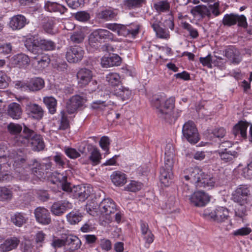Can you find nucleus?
I'll return each instance as SVG.
<instances>
[{"mask_svg":"<svg viewBox=\"0 0 252 252\" xmlns=\"http://www.w3.org/2000/svg\"><path fill=\"white\" fill-rule=\"evenodd\" d=\"M45 237L46 234L42 231H39L35 234L34 239L37 248L42 247Z\"/></svg>","mask_w":252,"mask_h":252,"instance_id":"obj_53","label":"nucleus"},{"mask_svg":"<svg viewBox=\"0 0 252 252\" xmlns=\"http://www.w3.org/2000/svg\"><path fill=\"white\" fill-rule=\"evenodd\" d=\"M252 231V230L250 227H244L238 229L234 231L233 235L235 236H245L249 235Z\"/></svg>","mask_w":252,"mask_h":252,"instance_id":"obj_64","label":"nucleus"},{"mask_svg":"<svg viewBox=\"0 0 252 252\" xmlns=\"http://www.w3.org/2000/svg\"><path fill=\"white\" fill-rule=\"evenodd\" d=\"M36 220L39 223L47 225L51 222L49 211L43 207H38L34 211Z\"/></svg>","mask_w":252,"mask_h":252,"instance_id":"obj_11","label":"nucleus"},{"mask_svg":"<svg viewBox=\"0 0 252 252\" xmlns=\"http://www.w3.org/2000/svg\"><path fill=\"white\" fill-rule=\"evenodd\" d=\"M71 204L65 200L54 202L51 206V211L56 216H61L66 210L70 208Z\"/></svg>","mask_w":252,"mask_h":252,"instance_id":"obj_17","label":"nucleus"},{"mask_svg":"<svg viewBox=\"0 0 252 252\" xmlns=\"http://www.w3.org/2000/svg\"><path fill=\"white\" fill-rule=\"evenodd\" d=\"M26 110L28 114L34 119L40 120L43 117L44 111L42 108L36 103H28L26 106Z\"/></svg>","mask_w":252,"mask_h":252,"instance_id":"obj_15","label":"nucleus"},{"mask_svg":"<svg viewBox=\"0 0 252 252\" xmlns=\"http://www.w3.org/2000/svg\"><path fill=\"white\" fill-rule=\"evenodd\" d=\"M248 126L247 122L240 121L233 126V133L236 136L240 135L241 137L246 139L248 138L247 130Z\"/></svg>","mask_w":252,"mask_h":252,"instance_id":"obj_20","label":"nucleus"},{"mask_svg":"<svg viewBox=\"0 0 252 252\" xmlns=\"http://www.w3.org/2000/svg\"><path fill=\"white\" fill-rule=\"evenodd\" d=\"M203 216L207 220L218 223L225 222L229 218V210L225 207L218 206L215 209H206Z\"/></svg>","mask_w":252,"mask_h":252,"instance_id":"obj_4","label":"nucleus"},{"mask_svg":"<svg viewBox=\"0 0 252 252\" xmlns=\"http://www.w3.org/2000/svg\"><path fill=\"white\" fill-rule=\"evenodd\" d=\"M221 160L224 163L231 164L238 157V152L228 149L220 150L217 151Z\"/></svg>","mask_w":252,"mask_h":252,"instance_id":"obj_13","label":"nucleus"},{"mask_svg":"<svg viewBox=\"0 0 252 252\" xmlns=\"http://www.w3.org/2000/svg\"><path fill=\"white\" fill-rule=\"evenodd\" d=\"M28 23V22L24 16L17 15L11 18L9 26L13 30H20L24 28Z\"/></svg>","mask_w":252,"mask_h":252,"instance_id":"obj_18","label":"nucleus"},{"mask_svg":"<svg viewBox=\"0 0 252 252\" xmlns=\"http://www.w3.org/2000/svg\"><path fill=\"white\" fill-rule=\"evenodd\" d=\"M100 41L95 30L90 34L89 36V44L92 47L97 48L98 47Z\"/></svg>","mask_w":252,"mask_h":252,"instance_id":"obj_50","label":"nucleus"},{"mask_svg":"<svg viewBox=\"0 0 252 252\" xmlns=\"http://www.w3.org/2000/svg\"><path fill=\"white\" fill-rule=\"evenodd\" d=\"M76 77L79 87L84 88L90 84L88 88L90 92H93L98 88L97 81L92 80L93 72L90 69L86 68L80 69L77 73Z\"/></svg>","mask_w":252,"mask_h":252,"instance_id":"obj_5","label":"nucleus"},{"mask_svg":"<svg viewBox=\"0 0 252 252\" xmlns=\"http://www.w3.org/2000/svg\"><path fill=\"white\" fill-rule=\"evenodd\" d=\"M100 40L112 41L114 39V34L109 31L99 29L95 30Z\"/></svg>","mask_w":252,"mask_h":252,"instance_id":"obj_43","label":"nucleus"},{"mask_svg":"<svg viewBox=\"0 0 252 252\" xmlns=\"http://www.w3.org/2000/svg\"><path fill=\"white\" fill-rule=\"evenodd\" d=\"M59 182L62 184V189L66 191H71L70 184L67 182V177L59 174L58 177Z\"/></svg>","mask_w":252,"mask_h":252,"instance_id":"obj_58","label":"nucleus"},{"mask_svg":"<svg viewBox=\"0 0 252 252\" xmlns=\"http://www.w3.org/2000/svg\"><path fill=\"white\" fill-rule=\"evenodd\" d=\"M191 13L194 16L199 15L202 18L205 16L210 17L211 13L208 8L204 5H199L193 7L191 10Z\"/></svg>","mask_w":252,"mask_h":252,"instance_id":"obj_32","label":"nucleus"},{"mask_svg":"<svg viewBox=\"0 0 252 252\" xmlns=\"http://www.w3.org/2000/svg\"><path fill=\"white\" fill-rule=\"evenodd\" d=\"M225 56L233 63L238 64L241 61L240 53L233 47H229L225 50Z\"/></svg>","mask_w":252,"mask_h":252,"instance_id":"obj_25","label":"nucleus"},{"mask_svg":"<svg viewBox=\"0 0 252 252\" xmlns=\"http://www.w3.org/2000/svg\"><path fill=\"white\" fill-rule=\"evenodd\" d=\"M99 245L102 250L108 252L112 248L111 241L106 238H102L99 240Z\"/></svg>","mask_w":252,"mask_h":252,"instance_id":"obj_63","label":"nucleus"},{"mask_svg":"<svg viewBox=\"0 0 252 252\" xmlns=\"http://www.w3.org/2000/svg\"><path fill=\"white\" fill-rule=\"evenodd\" d=\"M250 190L246 185H240L232 194L234 202L240 205H245L248 203L250 195Z\"/></svg>","mask_w":252,"mask_h":252,"instance_id":"obj_7","label":"nucleus"},{"mask_svg":"<svg viewBox=\"0 0 252 252\" xmlns=\"http://www.w3.org/2000/svg\"><path fill=\"white\" fill-rule=\"evenodd\" d=\"M82 214L78 211H72L66 215L68 222L71 224H76L80 222L82 219Z\"/></svg>","mask_w":252,"mask_h":252,"instance_id":"obj_40","label":"nucleus"},{"mask_svg":"<svg viewBox=\"0 0 252 252\" xmlns=\"http://www.w3.org/2000/svg\"><path fill=\"white\" fill-rule=\"evenodd\" d=\"M191 205L202 207L205 206L209 201L210 197L205 192L202 191H195L189 197Z\"/></svg>","mask_w":252,"mask_h":252,"instance_id":"obj_8","label":"nucleus"},{"mask_svg":"<svg viewBox=\"0 0 252 252\" xmlns=\"http://www.w3.org/2000/svg\"><path fill=\"white\" fill-rule=\"evenodd\" d=\"M19 240L16 237L7 239L0 245V250L3 252L10 251L16 249L19 244Z\"/></svg>","mask_w":252,"mask_h":252,"instance_id":"obj_24","label":"nucleus"},{"mask_svg":"<svg viewBox=\"0 0 252 252\" xmlns=\"http://www.w3.org/2000/svg\"><path fill=\"white\" fill-rule=\"evenodd\" d=\"M12 191L11 189L5 187H0V200H10L12 197Z\"/></svg>","mask_w":252,"mask_h":252,"instance_id":"obj_46","label":"nucleus"},{"mask_svg":"<svg viewBox=\"0 0 252 252\" xmlns=\"http://www.w3.org/2000/svg\"><path fill=\"white\" fill-rule=\"evenodd\" d=\"M44 87V81L41 78H32L27 84L26 87L31 91H37Z\"/></svg>","mask_w":252,"mask_h":252,"instance_id":"obj_30","label":"nucleus"},{"mask_svg":"<svg viewBox=\"0 0 252 252\" xmlns=\"http://www.w3.org/2000/svg\"><path fill=\"white\" fill-rule=\"evenodd\" d=\"M44 8L49 12H58L62 14H64L67 11V8L64 6L51 1H47L45 3Z\"/></svg>","mask_w":252,"mask_h":252,"instance_id":"obj_31","label":"nucleus"},{"mask_svg":"<svg viewBox=\"0 0 252 252\" xmlns=\"http://www.w3.org/2000/svg\"><path fill=\"white\" fill-rule=\"evenodd\" d=\"M111 179L115 186H123L126 183L127 178L124 173L117 171L113 172Z\"/></svg>","mask_w":252,"mask_h":252,"instance_id":"obj_28","label":"nucleus"},{"mask_svg":"<svg viewBox=\"0 0 252 252\" xmlns=\"http://www.w3.org/2000/svg\"><path fill=\"white\" fill-rule=\"evenodd\" d=\"M106 28L117 33L119 36H128V26L117 23H111L106 25Z\"/></svg>","mask_w":252,"mask_h":252,"instance_id":"obj_22","label":"nucleus"},{"mask_svg":"<svg viewBox=\"0 0 252 252\" xmlns=\"http://www.w3.org/2000/svg\"><path fill=\"white\" fill-rule=\"evenodd\" d=\"M53 159L59 167L63 168L65 165V160L66 158L61 153H57L56 155L53 157Z\"/></svg>","mask_w":252,"mask_h":252,"instance_id":"obj_61","label":"nucleus"},{"mask_svg":"<svg viewBox=\"0 0 252 252\" xmlns=\"http://www.w3.org/2000/svg\"><path fill=\"white\" fill-rule=\"evenodd\" d=\"M65 154L70 158L76 159L80 157V154L74 148L65 147L64 148Z\"/></svg>","mask_w":252,"mask_h":252,"instance_id":"obj_56","label":"nucleus"},{"mask_svg":"<svg viewBox=\"0 0 252 252\" xmlns=\"http://www.w3.org/2000/svg\"><path fill=\"white\" fill-rule=\"evenodd\" d=\"M106 81L112 87H118L121 83V77L118 73L110 72L106 76Z\"/></svg>","mask_w":252,"mask_h":252,"instance_id":"obj_38","label":"nucleus"},{"mask_svg":"<svg viewBox=\"0 0 252 252\" xmlns=\"http://www.w3.org/2000/svg\"><path fill=\"white\" fill-rule=\"evenodd\" d=\"M75 18L80 22H85L90 18V14L85 11L77 12L74 16Z\"/></svg>","mask_w":252,"mask_h":252,"instance_id":"obj_60","label":"nucleus"},{"mask_svg":"<svg viewBox=\"0 0 252 252\" xmlns=\"http://www.w3.org/2000/svg\"><path fill=\"white\" fill-rule=\"evenodd\" d=\"M110 144L109 138L107 136H103L99 141V145L102 149L105 151V155H108L109 152V145Z\"/></svg>","mask_w":252,"mask_h":252,"instance_id":"obj_57","label":"nucleus"},{"mask_svg":"<svg viewBox=\"0 0 252 252\" xmlns=\"http://www.w3.org/2000/svg\"><path fill=\"white\" fill-rule=\"evenodd\" d=\"M117 14L112 10L106 9L99 13V18L106 20H111L114 18Z\"/></svg>","mask_w":252,"mask_h":252,"instance_id":"obj_47","label":"nucleus"},{"mask_svg":"<svg viewBox=\"0 0 252 252\" xmlns=\"http://www.w3.org/2000/svg\"><path fill=\"white\" fill-rule=\"evenodd\" d=\"M84 55V51L78 46H70L66 52V59L70 63H76L80 61Z\"/></svg>","mask_w":252,"mask_h":252,"instance_id":"obj_9","label":"nucleus"},{"mask_svg":"<svg viewBox=\"0 0 252 252\" xmlns=\"http://www.w3.org/2000/svg\"><path fill=\"white\" fill-rule=\"evenodd\" d=\"M65 245H71L72 248L74 249H78L81 245L80 240L76 236L68 235L65 237Z\"/></svg>","mask_w":252,"mask_h":252,"instance_id":"obj_44","label":"nucleus"},{"mask_svg":"<svg viewBox=\"0 0 252 252\" xmlns=\"http://www.w3.org/2000/svg\"><path fill=\"white\" fill-rule=\"evenodd\" d=\"M101 155L97 148H94L91 152L89 159L92 165L95 166L100 163Z\"/></svg>","mask_w":252,"mask_h":252,"instance_id":"obj_45","label":"nucleus"},{"mask_svg":"<svg viewBox=\"0 0 252 252\" xmlns=\"http://www.w3.org/2000/svg\"><path fill=\"white\" fill-rule=\"evenodd\" d=\"M154 8L158 13L170 11V4L167 0H159L154 3Z\"/></svg>","mask_w":252,"mask_h":252,"instance_id":"obj_36","label":"nucleus"},{"mask_svg":"<svg viewBox=\"0 0 252 252\" xmlns=\"http://www.w3.org/2000/svg\"><path fill=\"white\" fill-rule=\"evenodd\" d=\"M61 119L59 129L60 130H65L69 127V123L65 113L64 111L60 112Z\"/></svg>","mask_w":252,"mask_h":252,"instance_id":"obj_54","label":"nucleus"},{"mask_svg":"<svg viewBox=\"0 0 252 252\" xmlns=\"http://www.w3.org/2000/svg\"><path fill=\"white\" fill-rule=\"evenodd\" d=\"M173 176L172 170L161 168L160 171L159 179L161 183L165 186H168L171 182Z\"/></svg>","mask_w":252,"mask_h":252,"instance_id":"obj_35","label":"nucleus"},{"mask_svg":"<svg viewBox=\"0 0 252 252\" xmlns=\"http://www.w3.org/2000/svg\"><path fill=\"white\" fill-rule=\"evenodd\" d=\"M150 102L152 106L155 108L158 117L169 123L175 122L181 114L180 110L173 111L175 102L174 96L166 99L164 94H155L151 98Z\"/></svg>","mask_w":252,"mask_h":252,"instance_id":"obj_1","label":"nucleus"},{"mask_svg":"<svg viewBox=\"0 0 252 252\" xmlns=\"http://www.w3.org/2000/svg\"><path fill=\"white\" fill-rule=\"evenodd\" d=\"M154 31L156 32L157 36L159 38L168 39L170 38L169 31L160 27H159Z\"/></svg>","mask_w":252,"mask_h":252,"instance_id":"obj_59","label":"nucleus"},{"mask_svg":"<svg viewBox=\"0 0 252 252\" xmlns=\"http://www.w3.org/2000/svg\"><path fill=\"white\" fill-rule=\"evenodd\" d=\"M25 45L26 48L33 54H40V50L51 51L55 49V43L50 40L41 38H35L31 36L26 39Z\"/></svg>","mask_w":252,"mask_h":252,"instance_id":"obj_3","label":"nucleus"},{"mask_svg":"<svg viewBox=\"0 0 252 252\" xmlns=\"http://www.w3.org/2000/svg\"><path fill=\"white\" fill-rule=\"evenodd\" d=\"M222 23L224 26H231L237 23L236 15L233 14H226L222 19Z\"/></svg>","mask_w":252,"mask_h":252,"instance_id":"obj_48","label":"nucleus"},{"mask_svg":"<svg viewBox=\"0 0 252 252\" xmlns=\"http://www.w3.org/2000/svg\"><path fill=\"white\" fill-rule=\"evenodd\" d=\"M128 26V36L135 37L139 32L140 25L138 24L132 23Z\"/></svg>","mask_w":252,"mask_h":252,"instance_id":"obj_62","label":"nucleus"},{"mask_svg":"<svg viewBox=\"0 0 252 252\" xmlns=\"http://www.w3.org/2000/svg\"><path fill=\"white\" fill-rule=\"evenodd\" d=\"M181 26L190 38L196 39L199 37V34L198 30L191 24L187 22H181Z\"/></svg>","mask_w":252,"mask_h":252,"instance_id":"obj_33","label":"nucleus"},{"mask_svg":"<svg viewBox=\"0 0 252 252\" xmlns=\"http://www.w3.org/2000/svg\"><path fill=\"white\" fill-rule=\"evenodd\" d=\"M7 129L11 135L19 134L22 130V127L18 124L10 123L7 126Z\"/></svg>","mask_w":252,"mask_h":252,"instance_id":"obj_52","label":"nucleus"},{"mask_svg":"<svg viewBox=\"0 0 252 252\" xmlns=\"http://www.w3.org/2000/svg\"><path fill=\"white\" fill-rule=\"evenodd\" d=\"M30 63V58L24 54H19L13 57V63L19 68H26Z\"/></svg>","mask_w":252,"mask_h":252,"instance_id":"obj_26","label":"nucleus"},{"mask_svg":"<svg viewBox=\"0 0 252 252\" xmlns=\"http://www.w3.org/2000/svg\"><path fill=\"white\" fill-rule=\"evenodd\" d=\"M186 173L188 174L185 176V179L187 181L189 180L190 182L194 184L196 187L197 186L198 182L200 180L201 177H202V174H203L202 171L197 167L187 169Z\"/></svg>","mask_w":252,"mask_h":252,"instance_id":"obj_14","label":"nucleus"},{"mask_svg":"<svg viewBox=\"0 0 252 252\" xmlns=\"http://www.w3.org/2000/svg\"><path fill=\"white\" fill-rule=\"evenodd\" d=\"M114 94L123 100L130 99L131 95V91L123 86H121L119 89L115 90Z\"/></svg>","mask_w":252,"mask_h":252,"instance_id":"obj_42","label":"nucleus"},{"mask_svg":"<svg viewBox=\"0 0 252 252\" xmlns=\"http://www.w3.org/2000/svg\"><path fill=\"white\" fill-rule=\"evenodd\" d=\"M25 214L17 212L11 216V221L15 225L20 227L25 223L28 220Z\"/></svg>","mask_w":252,"mask_h":252,"instance_id":"obj_39","label":"nucleus"},{"mask_svg":"<svg viewBox=\"0 0 252 252\" xmlns=\"http://www.w3.org/2000/svg\"><path fill=\"white\" fill-rule=\"evenodd\" d=\"M33 58L37 60V65L36 67L39 70L42 69L47 66L50 61L49 57L46 56H42L41 58H37L36 57Z\"/></svg>","mask_w":252,"mask_h":252,"instance_id":"obj_49","label":"nucleus"},{"mask_svg":"<svg viewBox=\"0 0 252 252\" xmlns=\"http://www.w3.org/2000/svg\"><path fill=\"white\" fill-rule=\"evenodd\" d=\"M85 35L81 31L74 32L70 35V41L73 43H80L84 39Z\"/></svg>","mask_w":252,"mask_h":252,"instance_id":"obj_55","label":"nucleus"},{"mask_svg":"<svg viewBox=\"0 0 252 252\" xmlns=\"http://www.w3.org/2000/svg\"><path fill=\"white\" fill-rule=\"evenodd\" d=\"M182 133L184 137L191 144H195L199 140L197 129L191 121H188L183 125Z\"/></svg>","mask_w":252,"mask_h":252,"instance_id":"obj_6","label":"nucleus"},{"mask_svg":"<svg viewBox=\"0 0 252 252\" xmlns=\"http://www.w3.org/2000/svg\"><path fill=\"white\" fill-rule=\"evenodd\" d=\"M91 188L84 186H77L74 188V196L80 201H85L90 195Z\"/></svg>","mask_w":252,"mask_h":252,"instance_id":"obj_21","label":"nucleus"},{"mask_svg":"<svg viewBox=\"0 0 252 252\" xmlns=\"http://www.w3.org/2000/svg\"><path fill=\"white\" fill-rule=\"evenodd\" d=\"M36 135L37 134L34 131L29 128L25 125H24L22 133L17 137V142L21 146H28L32 138Z\"/></svg>","mask_w":252,"mask_h":252,"instance_id":"obj_12","label":"nucleus"},{"mask_svg":"<svg viewBox=\"0 0 252 252\" xmlns=\"http://www.w3.org/2000/svg\"><path fill=\"white\" fill-rule=\"evenodd\" d=\"M215 181L214 178L203 173L200 180L198 182L196 188H207L210 189L214 187Z\"/></svg>","mask_w":252,"mask_h":252,"instance_id":"obj_27","label":"nucleus"},{"mask_svg":"<svg viewBox=\"0 0 252 252\" xmlns=\"http://www.w3.org/2000/svg\"><path fill=\"white\" fill-rule=\"evenodd\" d=\"M146 0H124L123 4L128 9L138 8L146 4Z\"/></svg>","mask_w":252,"mask_h":252,"instance_id":"obj_37","label":"nucleus"},{"mask_svg":"<svg viewBox=\"0 0 252 252\" xmlns=\"http://www.w3.org/2000/svg\"><path fill=\"white\" fill-rule=\"evenodd\" d=\"M99 209L102 214L109 215L116 211V205L114 201L110 198L104 199L99 204Z\"/></svg>","mask_w":252,"mask_h":252,"instance_id":"obj_16","label":"nucleus"},{"mask_svg":"<svg viewBox=\"0 0 252 252\" xmlns=\"http://www.w3.org/2000/svg\"><path fill=\"white\" fill-rule=\"evenodd\" d=\"M142 187V184L135 181H131L126 187H125V190L131 191L136 192L139 190Z\"/></svg>","mask_w":252,"mask_h":252,"instance_id":"obj_51","label":"nucleus"},{"mask_svg":"<svg viewBox=\"0 0 252 252\" xmlns=\"http://www.w3.org/2000/svg\"><path fill=\"white\" fill-rule=\"evenodd\" d=\"M29 145L31 146L33 151L38 152L43 150L45 147L43 138L39 134H37L32 138V140L30 141Z\"/></svg>","mask_w":252,"mask_h":252,"instance_id":"obj_29","label":"nucleus"},{"mask_svg":"<svg viewBox=\"0 0 252 252\" xmlns=\"http://www.w3.org/2000/svg\"><path fill=\"white\" fill-rule=\"evenodd\" d=\"M43 100L48 108L49 113L51 114H55L56 112L57 100L52 96H45Z\"/></svg>","mask_w":252,"mask_h":252,"instance_id":"obj_41","label":"nucleus"},{"mask_svg":"<svg viewBox=\"0 0 252 252\" xmlns=\"http://www.w3.org/2000/svg\"><path fill=\"white\" fill-rule=\"evenodd\" d=\"M172 148L171 144H167L165 148V161L164 166L161 168H164L167 170H172L173 167V160L172 158L173 152L172 151H168L167 149L170 150Z\"/></svg>","mask_w":252,"mask_h":252,"instance_id":"obj_34","label":"nucleus"},{"mask_svg":"<svg viewBox=\"0 0 252 252\" xmlns=\"http://www.w3.org/2000/svg\"><path fill=\"white\" fill-rule=\"evenodd\" d=\"M51 162L46 163H41L36 159L32 161V164L29 165L28 169L30 171H26L25 174L24 169H19V177L22 180H26L29 178V173H31L38 179H45L49 170L52 167Z\"/></svg>","mask_w":252,"mask_h":252,"instance_id":"obj_2","label":"nucleus"},{"mask_svg":"<svg viewBox=\"0 0 252 252\" xmlns=\"http://www.w3.org/2000/svg\"><path fill=\"white\" fill-rule=\"evenodd\" d=\"M121 63V58L117 54L110 55L108 57H103L101 59V64L104 67L118 66Z\"/></svg>","mask_w":252,"mask_h":252,"instance_id":"obj_19","label":"nucleus"},{"mask_svg":"<svg viewBox=\"0 0 252 252\" xmlns=\"http://www.w3.org/2000/svg\"><path fill=\"white\" fill-rule=\"evenodd\" d=\"M7 113L13 119H20L22 114V110L20 105L16 102L10 103L8 106Z\"/></svg>","mask_w":252,"mask_h":252,"instance_id":"obj_23","label":"nucleus"},{"mask_svg":"<svg viewBox=\"0 0 252 252\" xmlns=\"http://www.w3.org/2000/svg\"><path fill=\"white\" fill-rule=\"evenodd\" d=\"M87 99L79 95L72 96L69 100L66 105L67 112L70 114H73L78 109L82 107Z\"/></svg>","mask_w":252,"mask_h":252,"instance_id":"obj_10","label":"nucleus"}]
</instances>
